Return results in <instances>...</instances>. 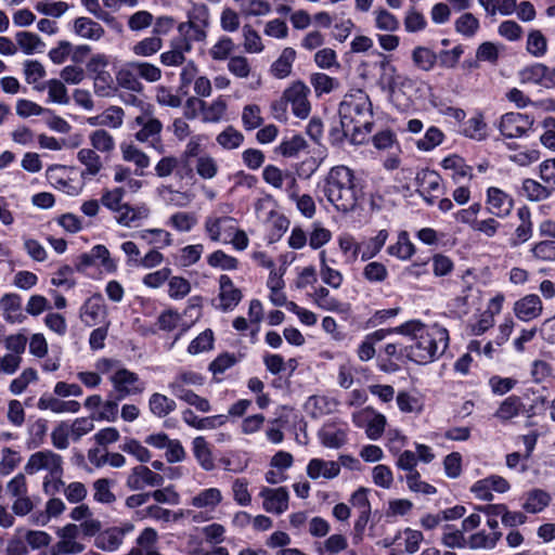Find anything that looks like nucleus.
Listing matches in <instances>:
<instances>
[{
  "label": "nucleus",
  "instance_id": "obj_52",
  "mask_svg": "<svg viewBox=\"0 0 555 555\" xmlns=\"http://www.w3.org/2000/svg\"><path fill=\"white\" fill-rule=\"evenodd\" d=\"M479 27L478 18L472 13H463L454 23L455 30L468 38L474 37Z\"/></svg>",
  "mask_w": 555,
  "mask_h": 555
},
{
  "label": "nucleus",
  "instance_id": "obj_15",
  "mask_svg": "<svg viewBox=\"0 0 555 555\" xmlns=\"http://www.w3.org/2000/svg\"><path fill=\"white\" fill-rule=\"evenodd\" d=\"M486 205L489 214L505 218L513 209L514 199L501 189L491 186L487 190Z\"/></svg>",
  "mask_w": 555,
  "mask_h": 555
},
{
  "label": "nucleus",
  "instance_id": "obj_21",
  "mask_svg": "<svg viewBox=\"0 0 555 555\" xmlns=\"http://www.w3.org/2000/svg\"><path fill=\"white\" fill-rule=\"evenodd\" d=\"M133 530V525L125 524L121 527H113L103 532H101L95 539L96 547L106 551L113 552L119 547L122 543L124 537L126 533Z\"/></svg>",
  "mask_w": 555,
  "mask_h": 555
},
{
  "label": "nucleus",
  "instance_id": "obj_7",
  "mask_svg": "<svg viewBox=\"0 0 555 555\" xmlns=\"http://www.w3.org/2000/svg\"><path fill=\"white\" fill-rule=\"evenodd\" d=\"M376 54L379 61L375 65L380 69L378 85L382 90L388 92L389 96L392 98L410 80L408 77L397 74V68L391 64L388 55L379 52Z\"/></svg>",
  "mask_w": 555,
  "mask_h": 555
},
{
  "label": "nucleus",
  "instance_id": "obj_1",
  "mask_svg": "<svg viewBox=\"0 0 555 555\" xmlns=\"http://www.w3.org/2000/svg\"><path fill=\"white\" fill-rule=\"evenodd\" d=\"M395 333L411 337L412 343L408 345L409 360L417 364L434 362L449 346V332L438 324L426 326L413 320L395 327Z\"/></svg>",
  "mask_w": 555,
  "mask_h": 555
},
{
  "label": "nucleus",
  "instance_id": "obj_32",
  "mask_svg": "<svg viewBox=\"0 0 555 555\" xmlns=\"http://www.w3.org/2000/svg\"><path fill=\"white\" fill-rule=\"evenodd\" d=\"M235 220L231 217H207L205 219V230L209 236V238L214 242L220 241L221 231H233L235 230L234 225Z\"/></svg>",
  "mask_w": 555,
  "mask_h": 555
},
{
  "label": "nucleus",
  "instance_id": "obj_13",
  "mask_svg": "<svg viewBox=\"0 0 555 555\" xmlns=\"http://www.w3.org/2000/svg\"><path fill=\"white\" fill-rule=\"evenodd\" d=\"M165 479L164 477L150 469L147 466L138 465L133 467L130 474L127 477L126 486L132 490H142L146 486L149 487H159L163 486Z\"/></svg>",
  "mask_w": 555,
  "mask_h": 555
},
{
  "label": "nucleus",
  "instance_id": "obj_25",
  "mask_svg": "<svg viewBox=\"0 0 555 555\" xmlns=\"http://www.w3.org/2000/svg\"><path fill=\"white\" fill-rule=\"evenodd\" d=\"M134 122L137 126L141 127V129L135 133V139L140 142H146L150 139L159 135L163 129L162 122L149 113H142L137 116Z\"/></svg>",
  "mask_w": 555,
  "mask_h": 555
},
{
  "label": "nucleus",
  "instance_id": "obj_8",
  "mask_svg": "<svg viewBox=\"0 0 555 555\" xmlns=\"http://www.w3.org/2000/svg\"><path fill=\"white\" fill-rule=\"evenodd\" d=\"M352 422L359 428H365V434L371 440L382 437L387 420L385 415L367 406L352 414Z\"/></svg>",
  "mask_w": 555,
  "mask_h": 555
},
{
  "label": "nucleus",
  "instance_id": "obj_24",
  "mask_svg": "<svg viewBox=\"0 0 555 555\" xmlns=\"http://www.w3.org/2000/svg\"><path fill=\"white\" fill-rule=\"evenodd\" d=\"M340 473V465L335 461H324L322 459H312L307 465V475L311 479L323 477L333 479Z\"/></svg>",
  "mask_w": 555,
  "mask_h": 555
},
{
  "label": "nucleus",
  "instance_id": "obj_2",
  "mask_svg": "<svg viewBox=\"0 0 555 555\" xmlns=\"http://www.w3.org/2000/svg\"><path fill=\"white\" fill-rule=\"evenodd\" d=\"M323 193L341 212L352 211L363 196L360 180L350 168L343 165L331 168L324 179Z\"/></svg>",
  "mask_w": 555,
  "mask_h": 555
},
{
  "label": "nucleus",
  "instance_id": "obj_22",
  "mask_svg": "<svg viewBox=\"0 0 555 555\" xmlns=\"http://www.w3.org/2000/svg\"><path fill=\"white\" fill-rule=\"evenodd\" d=\"M348 427L346 424L336 422L326 423L320 429L321 442L332 449H339L347 441Z\"/></svg>",
  "mask_w": 555,
  "mask_h": 555
},
{
  "label": "nucleus",
  "instance_id": "obj_36",
  "mask_svg": "<svg viewBox=\"0 0 555 555\" xmlns=\"http://www.w3.org/2000/svg\"><path fill=\"white\" fill-rule=\"evenodd\" d=\"M441 166L447 170H452V179L459 182L462 178H473V168L459 155H450L441 162Z\"/></svg>",
  "mask_w": 555,
  "mask_h": 555
},
{
  "label": "nucleus",
  "instance_id": "obj_49",
  "mask_svg": "<svg viewBox=\"0 0 555 555\" xmlns=\"http://www.w3.org/2000/svg\"><path fill=\"white\" fill-rule=\"evenodd\" d=\"M487 125L481 115L469 118L463 126L462 133L473 140L481 141L487 137Z\"/></svg>",
  "mask_w": 555,
  "mask_h": 555
},
{
  "label": "nucleus",
  "instance_id": "obj_14",
  "mask_svg": "<svg viewBox=\"0 0 555 555\" xmlns=\"http://www.w3.org/2000/svg\"><path fill=\"white\" fill-rule=\"evenodd\" d=\"M242 298V291L234 285L231 278L227 274L220 275L218 294L219 304L217 309L222 312L232 311L241 302Z\"/></svg>",
  "mask_w": 555,
  "mask_h": 555
},
{
  "label": "nucleus",
  "instance_id": "obj_30",
  "mask_svg": "<svg viewBox=\"0 0 555 555\" xmlns=\"http://www.w3.org/2000/svg\"><path fill=\"white\" fill-rule=\"evenodd\" d=\"M296 59V51L291 48H284L278 60H275L271 67L270 73L278 79H284L292 73L293 63Z\"/></svg>",
  "mask_w": 555,
  "mask_h": 555
},
{
  "label": "nucleus",
  "instance_id": "obj_19",
  "mask_svg": "<svg viewBox=\"0 0 555 555\" xmlns=\"http://www.w3.org/2000/svg\"><path fill=\"white\" fill-rule=\"evenodd\" d=\"M513 311L517 319L529 322L542 314L543 304L538 295L529 294L514 304Z\"/></svg>",
  "mask_w": 555,
  "mask_h": 555
},
{
  "label": "nucleus",
  "instance_id": "obj_54",
  "mask_svg": "<svg viewBox=\"0 0 555 555\" xmlns=\"http://www.w3.org/2000/svg\"><path fill=\"white\" fill-rule=\"evenodd\" d=\"M310 83L312 85L317 95L319 96L323 93L332 92L339 86V82L336 78L330 77L324 73L312 74L310 77Z\"/></svg>",
  "mask_w": 555,
  "mask_h": 555
},
{
  "label": "nucleus",
  "instance_id": "obj_61",
  "mask_svg": "<svg viewBox=\"0 0 555 555\" xmlns=\"http://www.w3.org/2000/svg\"><path fill=\"white\" fill-rule=\"evenodd\" d=\"M125 193V189L122 188L104 190L101 196V203L104 207L116 214L118 210H120L122 205L126 204L122 203Z\"/></svg>",
  "mask_w": 555,
  "mask_h": 555
},
{
  "label": "nucleus",
  "instance_id": "obj_10",
  "mask_svg": "<svg viewBox=\"0 0 555 555\" xmlns=\"http://www.w3.org/2000/svg\"><path fill=\"white\" fill-rule=\"evenodd\" d=\"M533 118L527 114L509 112L502 115L499 129L505 138H520L531 129Z\"/></svg>",
  "mask_w": 555,
  "mask_h": 555
},
{
  "label": "nucleus",
  "instance_id": "obj_27",
  "mask_svg": "<svg viewBox=\"0 0 555 555\" xmlns=\"http://www.w3.org/2000/svg\"><path fill=\"white\" fill-rule=\"evenodd\" d=\"M395 328H380L365 336L357 349V356L361 361H369L375 356V344L385 339Z\"/></svg>",
  "mask_w": 555,
  "mask_h": 555
},
{
  "label": "nucleus",
  "instance_id": "obj_9",
  "mask_svg": "<svg viewBox=\"0 0 555 555\" xmlns=\"http://www.w3.org/2000/svg\"><path fill=\"white\" fill-rule=\"evenodd\" d=\"M309 94V87L300 80L293 82L284 90V95L288 104L292 105V112L296 117L305 119L309 116L311 111V105L308 100Z\"/></svg>",
  "mask_w": 555,
  "mask_h": 555
},
{
  "label": "nucleus",
  "instance_id": "obj_38",
  "mask_svg": "<svg viewBox=\"0 0 555 555\" xmlns=\"http://www.w3.org/2000/svg\"><path fill=\"white\" fill-rule=\"evenodd\" d=\"M177 404L175 400L159 392H154L149 399V409L157 417H165L175 411Z\"/></svg>",
  "mask_w": 555,
  "mask_h": 555
},
{
  "label": "nucleus",
  "instance_id": "obj_37",
  "mask_svg": "<svg viewBox=\"0 0 555 555\" xmlns=\"http://www.w3.org/2000/svg\"><path fill=\"white\" fill-rule=\"evenodd\" d=\"M517 216L520 220V224L516 228L515 238H513L512 244L514 246L522 244L527 242L532 235V223H531V212L528 207L522 206L517 210Z\"/></svg>",
  "mask_w": 555,
  "mask_h": 555
},
{
  "label": "nucleus",
  "instance_id": "obj_11",
  "mask_svg": "<svg viewBox=\"0 0 555 555\" xmlns=\"http://www.w3.org/2000/svg\"><path fill=\"white\" fill-rule=\"evenodd\" d=\"M259 496L262 499V508L268 513L281 515L288 509L289 493L285 487H263Z\"/></svg>",
  "mask_w": 555,
  "mask_h": 555
},
{
  "label": "nucleus",
  "instance_id": "obj_31",
  "mask_svg": "<svg viewBox=\"0 0 555 555\" xmlns=\"http://www.w3.org/2000/svg\"><path fill=\"white\" fill-rule=\"evenodd\" d=\"M74 31L78 36H80L85 39H89V40H99L105 34V30L101 26V24H99L98 22H95L89 17H83V16L75 20Z\"/></svg>",
  "mask_w": 555,
  "mask_h": 555
},
{
  "label": "nucleus",
  "instance_id": "obj_64",
  "mask_svg": "<svg viewBox=\"0 0 555 555\" xmlns=\"http://www.w3.org/2000/svg\"><path fill=\"white\" fill-rule=\"evenodd\" d=\"M90 142L94 150L109 153L115 149L114 138L104 129H98L90 134Z\"/></svg>",
  "mask_w": 555,
  "mask_h": 555
},
{
  "label": "nucleus",
  "instance_id": "obj_59",
  "mask_svg": "<svg viewBox=\"0 0 555 555\" xmlns=\"http://www.w3.org/2000/svg\"><path fill=\"white\" fill-rule=\"evenodd\" d=\"M314 302L326 311H340L341 302L330 294V291L320 286L313 294Z\"/></svg>",
  "mask_w": 555,
  "mask_h": 555
},
{
  "label": "nucleus",
  "instance_id": "obj_33",
  "mask_svg": "<svg viewBox=\"0 0 555 555\" xmlns=\"http://www.w3.org/2000/svg\"><path fill=\"white\" fill-rule=\"evenodd\" d=\"M501 538V531L486 533V531L481 530L467 537V547L470 550H492Z\"/></svg>",
  "mask_w": 555,
  "mask_h": 555
},
{
  "label": "nucleus",
  "instance_id": "obj_41",
  "mask_svg": "<svg viewBox=\"0 0 555 555\" xmlns=\"http://www.w3.org/2000/svg\"><path fill=\"white\" fill-rule=\"evenodd\" d=\"M78 160L85 166L81 176H96L102 169L100 156L91 149H81L77 154Z\"/></svg>",
  "mask_w": 555,
  "mask_h": 555
},
{
  "label": "nucleus",
  "instance_id": "obj_6",
  "mask_svg": "<svg viewBox=\"0 0 555 555\" xmlns=\"http://www.w3.org/2000/svg\"><path fill=\"white\" fill-rule=\"evenodd\" d=\"M24 469L28 475L39 470H47L50 476L63 475V459L51 450L37 451L29 456Z\"/></svg>",
  "mask_w": 555,
  "mask_h": 555
},
{
  "label": "nucleus",
  "instance_id": "obj_18",
  "mask_svg": "<svg viewBox=\"0 0 555 555\" xmlns=\"http://www.w3.org/2000/svg\"><path fill=\"white\" fill-rule=\"evenodd\" d=\"M520 500L525 513L540 514L550 506L552 495L544 489L532 488L524 492Z\"/></svg>",
  "mask_w": 555,
  "mask_h": 555
},
{
  "label": "nucleus",
  "instance_id": "obj_42",
  "mask_svg": "<svg viewBox=\"0 0 555 555\" xmlns=\"http://www.w3.org/2000/svg\"><path fill=\"white\" fill-rule=\"evenodd\" d=\"M116 81L119 87L132 92H142L143 85L139 80V76L133 68L129 67V63L121 68L116 75Z\"/></svg>",
  "mask_w": 555,
  "mask_h": 555
},
{
  "label": "nucleus",
  "instance_id": "obj_20",
  "mask_svg": "<svg viewBox=\"0 0 555 555\" xmlns=\"http://www.w3.org/2000/svg\"><path fill=\"white\" fill-rule=\"evenodd\" d=\"M150 216V208L146 204L131 206L128 203L122 205L120 210L115 214V220L118 224L127 228L139 227L141 221Z\"/></svg>",
  "mask_w": 555,
  "mask_h": 555
},
{
  "label": "nucleus",
  "instance_id": "obj_5",
  "mask_svg": "<svg viewBox=\"0 0 555 555\" xmlns=\"http://www.w3.org/2000/svg\"><path fill=\"white\" fill-rule=\"evenodd\" d=\"M109 380L113 386L112 392L117 396V400L141 395L145 390V383L140 379L139 375L125 367L118 369L109 377Z\"/></svg>",
  "mask_w": 555,
  "mask_h": 555
},
{
  "label": "nucleus",
  "instance_id": "obj_44",
  "mask_svg": "<svg viewBox=\"0 0 555 555\" xmlns=\"http://www.w3.org/2000/svg\"><path fill=\"white\" fill-rule=\"evenodd\" d=\"M222 500V494L217 488H209L201 491L192 498L191 504L197 508L216 507Z\"/></svg>",
  "mask_w": 555,
  "mask_h": 555
},
{
  "label": "nucleus",
  "instance_id": "obj_16",
  "mask_svg": "<svg viewBox=\"0 0 555 555\" xmlns=\"http://www.w3.org/2000/svg\"><path fill=\"white\" fill-rule=\"evenodd\" d=\"M415 183L418 188L417 191L426 203L433 205L437 198L435 193L439 192L441 189V177L439 173L435 170L422 169L416 173Z\"/></svg>",
  "mask_w": 555,
  "mask_h": 555
},
{
  "label": "nucleus",
  "instance_id": "obj_51",
  "mask_svg": "<svg viewBox=\"0 0 555 555\" xmlns=\"http://www.w3.org/2000/svg\"><path fill=\"white\" fill-rule=\"evenodd\" d=\"M48 88L49 98L51 101L67 104L69 102V98L67 95V89L64 83L57 79H51L47 82V85L35 86V89L42 91Z\"/></svg>",
  "mask_w": 555,
  "mask_h": 555
},
{
  "label": "nucleus",
  "instance_id": "obj_60",
  "mask_svg": "<svg viewBox=\"0 0 555 555\" xmlns=\"http://www.w3.org/2000/svg\"><path fill=\"white\" fill-rule=\"evenodd\" d=\"M113 481L107 478H100L93 482V499L103 504H111L116 501L115 494L111 490Z\"/></svg>",
  "mask_w": 555,
  "mask_h": 555
},
{
  "label": "nucleus",
  "instance_id": "obj_43",
  "mask_svg": "<svg viewBox=\"0 0 555 555\" xmlns=\"http://www.w3.org/2000/svg\"><path fill=\"white\" fill-rule=\"evenodd\" d=\"M243 47L247 53H260L264 50V44L258 31L251 25L245 24L242 28Z\"/></svg>",
  "mask_w": 555,
  "mask_h": 555
},
{
  "label": "nucleus",
  "instance_id": "obj_23",
  "mask_svg": "<svg viewBox=\"0 0 555 555\" xmlns=\"http://www.w3.org/2000/svg\"><path fill=\"white\" fill-rule=\"evenodd\" d=\"M0 308L3 310L4 320L9 323H22L25 314L22 310V297L15 293H8L0 299Z\"/></svg>",
  "mask_w": 555,
  "mask_h": 555
},
{
  "label": "nucleus",
  "instance_id": "obj_26",
  "mask_svg": "<svg viewBox=\"0 0 555 555\" xmlns=\"http://www.w3.org/2000/svg\"><path fill=\"white\" fill-rule=\"evenodd\" d=\"M39 410H50L54 413H77L80 410V403L76 400L64 401L52 395L44 393L38 400Z\"/></svg>",
  "mask_w": 555,
  "mask_h": 555
},
{
  "label": "nucleus",
  "instance_id": "obj_39",
  "mask_svg": "<svg viewBox=\"0 0 555 555\" xmlns=\"http://www.w3.org/2000/svg\"><path fill=\"white\" fill-rule=\"evenodd\" d=\"M192 444L194 456L202 468L205 470H211L215 467V462L208 442L204 437L199 436L194 438Z\"/></svg>",
  "mask_w": 555,
  "mask_h": 555
},
{
  "label": "nucleus",
  "instance_id": "obj_40",
  "mask_svg": "<svg viewBox=\"0 0 555 555\" xmlns=\"http://www.w3.org/2000/svg\"><path fill=\"white\" fill-rule=\"evenodd\" d=\"M121 153L124 160L137 166L135 173L138 176H142L143 169L150 166V157L132 144L121 145Z\"/></svg>",
  "mask_w": 555,
  "mask_h": 555
},
{
  "label": "nucleus",
  "instance_id": "obj_53",
  "mask_svg": "<svg viewBox=\"0 0 555 555\" xmlns=\"http://www.w3.org/2000/svg\"><path fill=\"white\" fill-rule=\"evenodd\" d=\"M234 50V41L228 36H221L210 48L209 55L214 61H225L230 59V55Z\"/></svg>",
  "mask_w": 555,
  "mask_h": 555
},
{
  "label": "nucleus",
  "instance_id": "obj_3",
  "mask_svg": "<svg viewBox=\"0 0 555 555\" xmlns=\"http://www.w3.org/2000/svg\"><path fill=\"white\" fill-rule=\"evenodd\" d=\"M340 126L351 127V143L362 144L373 131L371 102L367 95H348L339 104Z\"/></svg>",
  "mask_w": 555,
  "mask_h": 555
},
{
  "label": "nucleus",
  "instance_id": "obj_55",
  "mask_svg": "<svg viewBox=\"0 0 555 555\" xmlns=\"http://www.w3.org/2000/svg\"><path fill=\"white\" fill-rule=\"evenodd\" d=\"M337 243L341 253L348 257L350 261H356L361 253L362 244L358 243L356 238L349 233H341Z\"/></svg>",
  "mask_w": 555,
  "mask_h": 555
},
{
  "label": "nucleus",
  "instance_id": "obj_28",
  "mask_svg": "<svg viewBox=\"0 0 555 555\" xmlns=\"http://www.w3.org/2000/svg\"><path fill=\"white\" fill-rule=\"evenodd\" d=\"M182 420L189 426L203 430L214 429L222 426L225 423V415H214L208 417H198L191 409H185L182 412Z\"/></svg>",
  "mask_w": 555,
  "mask_h": 555
},
{
  "label": "nucleus",
  "instance_id": "obj_4",
  "mask_svg": "<svg viewBox=\"0 0 555 555\" xmlns=\"http://www.w3.org/2000/svg\"><path fill=\"white\" fill-rule=\"evenodd\" d=\"M186 21L178 25L181 39L192 46L193 42H203L207 38L210 25L209 9L204 3H193L186 13Z\"/></svg>",
  "mask_w": 555,
  "mask_h": 555
},
{
  "label": "nucleus",
  "instance_id": "obj_56",
  "mask_svg": "<svg viewBox=\"0 0 555 555\" xmlns=\"http://www.w3.org/2000/svg\"><path fill=\"white\" fill-rule=\"evenodd\" d=\"M521 189L528 199L535 202L546 199L552 193L551 189L533 179H525Z\"/></svg>",
  "mask_w": 555,
  "mask_h": 555
},
{
  "label": "nucleus",
  "instance_id": "obj_47",
  "mask_svg": "<svg viewBox=\"0 0 555 555\" xmlns=\"http://www.w3.org/2000/svg\"><path fill=\"white\" fill-rule=\"evenodd\" d=\"M163 48V39L159 37H146L138 41L132 48L133 54L137 56H152Z\"/></svg>",
  "mask_w": 555,
  "mask_h": 555
},
{
  "label": "nucleus",
  "instance_id": "obj_17",
  "mask_svg": "<svg viewBox=\"0 0 555 555\" xmlns=\"http://www.w3.org/2000/svg\"><path fill=\"white\" fill-rule=\"evenodd\" d=\"M522 82L540 85L544 88L555 87V68L537 63L524 68L520 73Z\"/></svg>",
  "mask_w": 555,
  "mask_h": 555
},
{
  "label": "nucleus",
  "instance_id": "obj_48",
  "mask_svg": "<svg viewBox=\"0 0 555 555\" xmlns=\"http://www.w3.org/2000/svg\"><path fill=\"white\" fill-rule=\"evenodd\" d=\"M388 238V231L380 230L376 236L370 238L365 244L362 245L361 259L363 261L370 260L375 257L385 245Z\"/></svg>",
  "mask_w": 555,
  "mask_h": 555
},
{
  "label": "nucleus",
  "instance_id": "obj_35",
  "mask_svg": "<svg viewBox=\"0 0 555 555\" xmlns=\"http://www.w3.org/2000/svg\"><path fill=\"white\" fill-rule=\"evenodd\" d=\"M411 57L414 66L423 72L433 70L438 62V56L433 50L421 46L413 49Z\"/></svg>",
  "mask_w": 555,
  "mask_h": 555
},
{
  "label": "nucleus",
  "instance_id": "obj_12",
  "mask_svg": "<svg viewBox=\"0 0 555 555\" xmlns=\"http://www.w3.org/2000/svg\"><path fill=\"white\" fill-rule=\"evenodd\" d=\"M107 307L101 294L89 297L80 307L79 318L87 326H95L106 320Z\"/></svg>",
  "mask_w": 555,
  "mask_h": 555
},
{
  "label": "nucleus",
  "instance_id": "obj_50",
  "mask_svg": "<svg viewBox=\"0 0 555 555\" xmlns=\"http://www.w3.org/2000/svg\"><path fill=\"white\" fill-rule=\"evenodd\" d=\"M16 42L22 51L29 55L44 47L40 37L29 31H18L15 35Z\"/></svg>",
  "mask_w": 555,
  "mask_h": 555
},
{
  "label": "nucleus",
  "instance_id": "obj_63",
  "mask_svg": "<svg viewBox=\"0 0 555 555\" xmlns=\"http://www.w3.org/2000/svg\"><path fill=\"white\" fill-rule=\"evenodd\" d=\"M119 448L121 451L134 456L141 463L149 462L152 456L149 449L142 446L140 441L133 438H126L124 443Z\"/></svg>",
  "mask_w": 555,
  "mask_h": 555
},
{
  "label": "nucleus",
  "instance_id": "obj_45",
  "mask_svg": "<svg viewBox=\"0 0 555 555\" xmlns=\"http://www.w3.org/2000/svg\"><path fill=\"white\" fill-rule=\"evenodd\" d=\"M414 245L411 243L408 233L404 231L399 233L397 243L387 248V253L390 256H395L402 260L409 259L414 254Z\"/></svg>",
  "mask_w": 555,
  "mask_h": 555
},
{
  "label": "nucleus",
  "instance_id": "obj_58",
  "mask_svg": "<svg viewBox=\"0 0 555 555\" xmlns=\"http://www.w3.org/2000/svg\"><path fill=\"white\" fill-rule=\"evenodd\" d=\"M159 194L164 197L167 204L184 207L192 202V195L188 192L173 190L170 185H164L159 189Z\"/></svg>",
  "mask_w": 555,
  "mask_h": 555
},
{
  "label": "nucleus",
  "instance_id": "obj_34",
  "mask_svg": "<svg viewBox=\"0 0 555 555\" xmlns=\"http://www.w3.org/2000/svg\"><path fill=\"white\" fill-rule=\"evenodd\" d=\"M524 408L525 405L520 397L512 395L501 402L494 413V416L503 422H506L518 416Z\"/></svg>",
  "mask_w": 555,
  "mask_h": 555
},
{
  "label": "nucleus",
  "instance_id": "obj_57",
  "mask_svg": "<svg viewBox=\"0 0 555 555\" xmlns=\"http://www.w3.org/2000/svg\"><path fill=\"white\" fill-rule=\"evenodd\" d=\"M527 51L535 57H541L546 53L547 39L541 30L534 29L529 33L527 39Z\"/></svg>",
  "mask_w": 555,
  "mask_h": 555
},
{
  "label": "nucleus",
  "instance_id": "obj_29",
  "mask_svg": "<svg viewBox=\"0 0 555 555\" xmlns=\"http://www.w3.org/2000/svg\"><path fill=\"white\" fill-rule=\"evenodd\" d=\"M192 50V46L181 38L171 42V49L160 54V62L165 66H180L184 63V54Z\"/></svg>",
  "mask_w": 555,
  "mask_h": 555
},
{
  "label": "nucleus",
  "instance_id": "obj_62",
  "mask_svg": "<svg viewBox=\"0 0 555 555\" xmlns=\"http://www.w3.org/2000/svg\"><path fill=\"white\" fill-rule=\"evenodd\" d=\"M195 167L197 175L205 180L215 178L219 170L217 160L207 154L197 157Z\"/></svg>",
  "mask_w": 555,
  "mask_h": 555
},
{
  "label": "nucleus",
  "instance_id": "obj_46",
  "mask_svg": "<svg viewBox=\"0 0 555 555\" xmlns=\"http://www.w3.org/2000/svg\"><path fill=\"white\" fill-rule=\"evenodd\" d=\"M217 143L224 150H235L244 142V135L232 126H228L216 138Z\"/></svg>",
  "mask_w": 555,
  "mask_h": 555
}]
</instances>
